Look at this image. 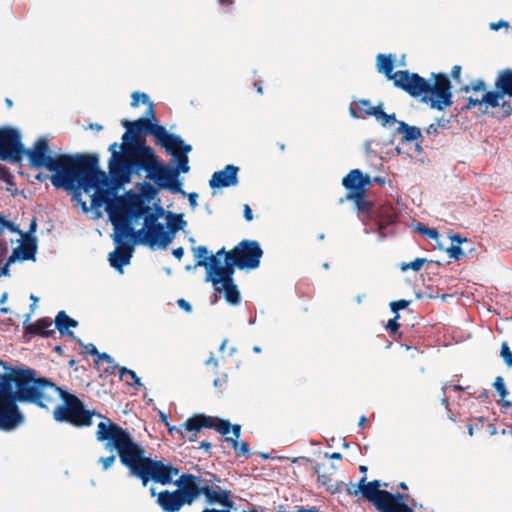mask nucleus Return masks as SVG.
Segmentation results:
<instances>
[{
	"label": "nucleus",
	"mask_w": 512,
	"mask_h": 512,
	"mask_svg": "<svg viewBox=\"0 0 512 512\" xmlns=\"http://www.w3.org/2000/svg\"><path fill=\"white\" fill-rule=\"evenodd\" d=\"M175 483L178 486L177 491L187 505H191L202 494L201 479L198 476L183 474Z\"/></svg>",
	"instance_id": "4468645a"
},
{
	"label": "nucleus",
	"mask_w": 512,
	"mask_h": 512,
	"mask_svg": "<svg viewBox=\"0 0 512 512\" xmlns=\"http://www.w3.org/2000/svg\"><path fill=\"white\" fill-rule=\"evenodd\" d=\"M392 81L409 95L421 97V101L433 109L443 110L452 105L451 84L446 75H434L431 83L418 74L398 71L394 73Z\"/></svg>",
	"instance_id": "0eeeda50"
},
{
	"label": "nucleus",
	"mask_w": 512,
	"mask_h": 512,
	"mask_svg": "<svg viewBox=\"0 0 512 512\" xmlns=\"http://www.w3.org/2000/svg\"><path fill=\"white\" fill-rule=\"evenodd\" d=\"M238 171V167L227 165L224 169L213 173L209 185L211 188L236 186L238 184Z\"/></svg>",
	"instance_id": "2eb2a0df"
},
{
	"label": "nucleus",
	"mask_w": 512,
	"mask_h": 512,
	"mask_svg": "<svg viewBox=\"0 0 512 512\" xmlns=\"http://www.w3.org/2000/svg\"><path fill=\"white\" fill-rule=\"evenodd\" d=\"M97 356H98V360L106 361L109 364L114 363L112 357L110 355H108L107 353H98Z\"/></svg>",
	"instance_id": "37998d69"
},
{
	"label": "nucleus",
	"mask_w": 512,
	"mask_h": 512,
	"mask_svg": "<svg viewBox=\"0 0 512 512\" xmlns=\"http://www.w3.org/2000/svg\"><path fill=\"white\" fill-rule=\"evenodd\" d=\"M77 187L91 198V207L105 205L106 212L114 227L118 239L133 238L132 221L139 220L150 208L145 205L141 195L128 191L117 196V187L113 186L107 174L98 169V163L85 171Z\"/></svg>",
	"instance_id": "7ed1b4c3"
},
{
	"label": "nucleus",
	"mask_w": 512,
	"mask_h": 512,
	"mask_svg": "<svg viewBox=\"0 0 512 512\" xmlns=\"http://www.w3.org/2000/svg\"><path fill=\"white\" fill-rule=\"evenodd\" d=\"M253 351H254L255 353H260V352H261V348H260L259 346H254V347H253Z\"/></svg>",
	"instance_id": "680f3d73"
},
{
	"label": "nucleus",
	"mask_w": 512,
	"mask_h": 512,
	"mask_svg": "<svg viewBox=\"0 0 512 512\" xmlns=\"http://www.w3.org/2000/svg\"><path fill=\"white\" fill-rule=\"evenodd\" d=\"M112 238L116 248L109 254V263L114 269L123 273V267L128 265L132 258L133 248L129 243L133 238H123L120 240L117 234H113Z\"/></svg>",
	"instance_id": "ddd939ff"
},
{
	"label": "nucleus",
	"mask_w": 512,
	"mask_h": 512,
	"mask_svg": "<svg viewBox=\"0 0 512 512\" xmlns=\"http://www.w3.org/2000/svg\"><path fill=\"white\" fill-rule=\"evenodd\" d=\"M353 118H364L366 116H374L376 120L384 127L392 126L396 122L395 114H386L381 106H372L367 100H361L351 106L349 109Z\"/></svg>",
	"instance_id": "f8f14e48"
},
{
	"label": "nucleus",
	"mask_w": 512,
	"mask_h": 512,
	"mask_svg": "<svg viewBox=\"0 0 512 512\" xmlns=\"http://www.w3.org/2000/svg\"><path fill=\"white\" fill-rule=\"evenodd\" d=\"M36 179H37V180H39V181H42V180H44V179H45V176H43L42 174H38V175L36 176Z\"/></svg>",
	"instance_id": "0e129e2a"
},
{
	"label": "nucleus",
	"mask_w": 512,
	"mask_h": 512,
	"mask_svg": "<svg viewBox=\"0 0 512 512\" xmlns=\"http://www.w3.org/2000/svg\"><path fill=\"white\" fill-rule=\"evenodd\" d=\"M177 304L178 306L183 309L184 311L186 312H191L192 311V306L184 299H179L177 301Z\"/></svg>",
	"instance_id": "e433bc0d"
},
{
	"label": "nucleus",
	"mask_w": 512,
	"mask_h": 512,
	"mask_svg": "<svg viewBox=\"0 0 512 512\" xmlns=\"http://www.w3.org/2000/svg\"><path fill=\"white\" fill-rule=\"evenodd\" d=\"M150 492H151L152 496H155V495H156V492H155V489H154V488H151V489H150Z\"/></svg>",
	"instance_id": "774afa93"
},
{
	"label": "nucleus",
	"mask_w": 512,
	"mask_h": 512,
	"mask_svg": "<svg viewBox=\"0 0 512 512\" xmlns=\"http://www.w3.org/2000/svg\"><path fill=\"white\" fill-rule=\"evenodd\" d=\"M115 455H111L108 457H101L99 462L102 464L103 470H108L115 462Z\"/></svg>",
	"instance_id": "72a5a7b5"
},
{
	"label": "nucleus",
	"mask_w": 512,
	"mask_h": 512,
	"mask_svg": "<svg viewBox=\"0 0 512 512\" xmlns=\"http://www.w3.org/2000/svg\"><path fill=\"white\" fill-rule=\"evenodd\" d=\"M213 384L215 387H220L222 385V381L221 379L217 378L214 380Z\"/></svg>",
	"instance_id": "6e6d98bb"
},
{
	"label": "nucleus",
	"mask_w": 512,
	"mask_h": 512,
	"mask_svg": "<svg viewBox=\"0 0 512 512\" xmlns=\"http://www.w3.org/2000/svg\"><path fill=\"white\" fill-rule=\"evenodd\" d=\"M421 231L428 235L430 238H437L438 236V232L435 229H425Z\"/></svg>",
	"instance_id": "de8ad7c7"
},
{
	"label": "nucleus",
	"mask_w": 512,
	"mask_h": 512,
	"mask_svg": "<svg viewBox=\"0 0 512 512\" xmlns=\"http://www.w3.org/2000/svg\"><path fill=\"white\" fill-rule=\"evenodd\" d=\"M460 74H461V66L455 65L452 68L451 76L453 77L454 80L459 81L460 80Z\"/></svg>",
	"instance_id": "4c0bfd02"
},
{
	"label": "nucleus",
	"mask_w": 512,
	"mask_h": 512,
	"mask_svg": "<svg viewBox=\"0 0 512 512\" xmlns=\"http://www.w3.org/2000/svg\"><path fill=\"white\" fill-rule=\"evenodd\" d=\"M362 299H363V296H360V295H359V296H357V299H356V300H357V303H359V304H360V303L362 302Z\"/></svg>",
	"instance_id": "69168bd1"
},
{
	"label": "nucleus",
	"mask_w": 512,
	"mask_h": 512,
	"mask_svg": "<svg viewBox=\"0 0 512 512\" xmlns=\"http://www.w3.org/2000/svg\"><path fill=\"white\" fill-rule=\"evenodd\" d=\"M52 325L50 320L43 319L35 324V328L43 336H49L53 332Z\"/></svg>",
	"instance_id": "c85d7f7f"
},
{
	"label": "nucleus",
	"mask_w": 512,
	"mask_h": 512,
	"mask_svg": "<svg viewBox=\"0 0 512 512\" xmlns=\"http://www.w3.org/2000/svg\"><path fill=\"white\" fill-rule=\"evenodd\" d=\"M495 86L497 91L493 92L502 94L500 106L503 107L505 112L509 113L512 110V107L510 104L506 103L505 96L508 95L512 97V70H505L501 72L497 77Z\"/></svg>",
	"instance_id": "a211bd4d"
},
{
	"label": "nucleus",
	"mask_w": 512,
	"mask_h": 512,
	"mask_svg": "<svg viewBox=\"0 0 512 512\" xmlns=\"http://www.w3.org/2000/svg\"><path fill=\"white\" fill-rule=\"evenodd\" d=\"M86 350L88 353L93 355H97L99 353L93 344H89L88 346H86Z\"/></svg>",
	"instance_id": "09e8293b"
},
{
	"label": "nucleus",
	"mask_w": 512,
	"mask_h": 512,
	"mask_svg": "<svg viewBox=\"0 0 512 512\" xmlns=\"http://www.w3.org/2000/svg\"><path fill=\"white\" fill-rule=\"evenodd\" d=\"M451 241H452V244L447 249V253L450 258L459 260L461 257L464 256V252L462 251L460 245L463 242H466L467 240L462 239L459 235H453V236H451Z\"/></svg>",
	"instance_id": "a878e982"
},
{
	"label": "nucleus",
	"mask_w": 512,
	"mask_h": 512,
	"mask_svg": "<svg viewBox=\"0 0 512 512\" xmlns=\"http://www.w3.org/2000/svg\"><path fill=\"white\" fill-rule=\"evenodd\" d=\"M196 266L206 270V281L213 288L224 293L225 299L232 305L240 303V293L233 281L235 267L239 269H256L259 267L263 251L256 241L243 240L230 252L224 248L210 255L205 246L193 248Z\"/></svg>",
	"instance_id": "20e7f679"
},
{
	"label": "nucleus",
	"mask_w": 512,
	"mask_h": 512,
	"mask_svg": "<svg viewBox=\"0 0 512 512\" xmlns=\"http://www.w3.org/2000/svg\"><path fill=\"white\" fill-rule=\"evenodd\" d=\"M202 512H231L230 509L224 508L222 510L214 509V508H205Z\"/></svg>",
	"instance_id": "3c124183"
},
{
	"label": "nucleus",
	"mask_w": 512,
	"mask_h": 512,
	"mask_svg": "<svg viewBox=\"0 0 512 512\" xmlns=\"http://www.w3.org/2000/svg\"><path fill=\"white\" fill-rule=\"evenodd\" d=\"M329 457L332 459L340 460L342 458V455L340 453L335 452V453L331 454Z\"/></svg>",
	"instance_id": "603ef678"
},
{
	"label": "nucleus",
	"mask_w": 512,
	"mask_h": 512,
	"mask_svg": "<svg viewBox=\"0 0 512 512\" xmlns=\"http://www.w3.org/2000/svg\"><path fill=\"white\" fill-rule=\"evenodd\" d=\"M470 89H472V90H473V91H475V92H477V91H483V90H485V84H484V82H483V81L478 80V81H476L475 83H473V84L471 85V87L466 86V87L464 88V90H465L466 92H468Z\"/></svg>",
	"instance_id": "f704fd0d"
},
{
	"label": "nucleus",
	"mask_w": 512,
	"mask_h": 512,
	"mask_svg": "<svg viewBox=\"0 0 512 512\" xmlns=\"http://www.w3.org/2000/svg\"><path fill=\"white\" fill-rule=\"evenodd\" d=\"M347 198L348 199H353L355 201V204H356L357 209L359 211H363L365 209L366 202H365L364 197H363V192H360V193H349L347 195Z\"/></svg>",
	"instance_id": "2f4dec72"
},
{
	"label": "nucleus",
	"mask_w": 512,
	"mask_h": 512,
	"mask_svg": "<svg viewBox=\"0 0 512 512\" xmlns=\"http://www.w3.org/2000/svg\"><path fill=\"white\" fill-rule=\"evenodd\" d=\"M35 228H36V223H35V221H33L32 224H31V229L35 230Z\"/></svg>",
	"instance_id": "338daca9"
},
{
	"label": "nucleus",
	"mask_w": 512,
	"mask_h": 512,
	"mask_svg": "<svg viewBox=\"0 0 512 512\" xmlns=\"http://www.w3.org/2000/svg\"><path fill=\"white\" fill-rule=\"evenodd\" d=\"M501 357L508 367H512V352L507 343H503L501 346Z\"/></svg>",
	"instance_id": "473e14b6"
},
{
	"label": "nucleus",
	"mask_w": 512,
	"mask_h": 512,
	"mask_svg": "<svg viewBox=\"0 0 512 512\" xmlns=\"http://www.w3.org/2000/svg\"><path fill=\"white\" fill-rule=\"evenodd\" d=\"M365 423H366V417H365V416H362V417L360 418V420H359L358 425H359V427H363V426L365 425Z\"/></svg>",
	"instance_id": "864d4df0"
},
{
	"label": "nucleus",
	"mask_w": 512,
	"mask_h": 512,
	"mask_svg": "<svg viewBox=\"0 0 512 512\" xmlns=\"http://www.w3.org/2000/svg\"><path fill=\"white\" fill-rule=\"evenodd\" d=\"M205 364L207 366L212 365L214 368L218 367V361L214 358L213 355H211L206 361Z\"/></svg>",
	"instance_id": "49530a36"
},
{
	"label": "nucleus",
	"mask_w": 512,
	"mask_h": 512,
	"mask_svg": "<svg viewBox=\"0 0 512 512\" xmlns=\"http://www.w3.org/2000/svg\"><path fill=\"white\" fill-rule=\"evenodd\" d=\"M493 386L497 390V392L500 395L501 399L504 400V398L508 394V391H507L505 383H504V379L501 376L496 377Z\"/></svg>",
	"instance_id": "7c9ffc66"
},
{
	"label": "nucleus",
	"mask_w": 512,
	"mask_h": 512,
	"mask_svg": "<svg viewBox=\"0 0 512 512\" xmlns=\"http://www.w3.org/2000/svg\"><path fill=\"white\" fill-rule=\"evenodd\" d=\"M10 177L9 171L6 167L0 165V179L7 181Z\"/></svg>",
	"instance_id": "58836bf2"
},
{
	"label": "nucleus",
	"mask_w": 512,
	"mask_h": 512,
	"mask_svg": "<svg viewBox=\"0 0 512 512\" xmlns=\"http://www.w3.org/2000/svg\"><path fill=\"white\" fill-rule=\"evenodd\" d=\"M202 494L209 504H219L228 509L234 505L230 498V491L222 489L220 486H202Z\"/></svg>",
	"instance_id": "dca6fc26"
},
{
	"label": "nucleus",
	"mask_w": 512,
	"mask_h": 512,
	"mask_svg": "<svg viewBox=\"0 0 512 512\" xmlns=\"http://www.w3.org/2000/svg\"><path fill=\"white\" fill-rule=\"evenodd\" d=\"M7 251V246L0 243V262L2 261V258L6 255Z\"/></svg>",
	"instance_id": "8fccbe9b"
},
{
	"label": "nucleus",
	"mask_w": 512,
	"mask_h": 512,
	"mask_svg": "<svg viewBox=\"0 0 512 512\" xmlns=\"http://www.w3.org/2000/svg\"><path fill=\"white\" fill-rule=\"evenodd\" d=\"M132 102L131 106L137 107L140 103L147 105V117H143L142 119H148L151 122V118H154V105L149 100V97L145 93L134 92L132 93Z\"/></svg>",
	"instance_id": "393cba45"
},
{
	"label": "nucleus",
	"mask_w": 512,
	"mask_h": 512,
	"mask_svg": "<svg viewBox=\"0 0 512 512\" xmlns=\"http://www.w3.org/2000/svg\"><path fill=\"white\" fill-rule=\"evenodd\" d=\"M214 428L219 433L225 436V440L230 443L232 448L235 450V454L238 457L244 456L247 457L249 455V446L247 442H239L238 439L241 433V426L239 424L231 425L229 421L223 420L217 417H210L205 415H198L192 418H189L184 424L179 427L173 426L169 428V432L173 434L174 432L180 434L184 437L185 432H194L192 436L189 437L190 441H194L196 437V433L201 430V428Z\"/></svg>",
	"instance_id": "6e6552de"
},
{
	"label": "nucleus",
	"mask_w": 512,
	"mask_h": 512,
	"mask_svg": "<svg viewBox=\"0 0 512 512\" xmlns=\"http://www.w3.org/2000/svg\"><path fill=\"white\" fill-rule=\"evenodd\" d=\"M244 217L249 222L253 219L252 210L248 204L244 205Z\"/></svg>",
	"instance_id": "ea45409f"
},
{
	"label": "nucleus",
	"mask_w": 512,
	"mask_h": 512,
	"mask_svg": "<svg viewBox=\"0 0 512 512\" xmlns=\"http://www.w3.org/2000/svg\"><path fill=\"white\" fill-rule=\"evenodd\" d=\"M368 175H364L359 169L351 170L342 180L343 186L350 190V193L363 192L364 187L370 185Z\"/></svg>",
	"instance_id": "6ab92c4d"
},
{
	"label": "nucleus",
	"mask_w": 512,
	"mask_h": 512,
	"mask_svg": "<svg viewBox=\"0 0 512 512\" xmlns=\"http://www.w3.org/2000/svg\"><path fill=\"white\" fill-rule=\"evenodd\" d=\"M408 305H409L408 301L400 300V301H397V302H392L391 303V308H392L393 311H397L399 309L406 308Z\"/></svg>",
	"instance_id": "c9c22d12"
},
{
	"label": "nucleus",
	"mask_w": 512,
	"mask_h": 512,
	"mask_svg": "<svg viewBox=\"0 0 512 512\" xmlns=\"http://www.w3.org/2000/svg\"><path fill=\"white\" fill-rule=\"evenodd\" d=\"M36 253V246L33 243H25L15 248L7 260V264L14 263L17 260H30L34 259Z\"/></svg>",
	"instance_id": "412c9836"
},
{
	"label": "nucleus",
	"mask_w": 512,
	"mask_h": 512,
	"mask_svg": "<svg viewBox=\"0 0 512 512\" xmlns=\"http://www.w3.org/2000/svg\"><path fill=\"white\" fill-rule=\"evenodd\" d=\"M120 378L124 380L128 385L141 387L142 383L140 378L136 375V373L132 370H129L125 367L119 368Z\"/></svg>",
	"instance_id": "cd10ccee"
},
{
	"label": "nucleus",
	"mask_w": 512,
	"mask_h": 512,
	"mask_svg": "<svg viewBox=\"0 0 512 512\" xmlns=\"http://www.w3.org/2000/svg\"><path fill=\"white\" fill-rule=\"evenodd\" d=\"M172 254L174 255V257H176L178 260H181V258L183 257L184 255V250L182 247H178L176 249H174L172 251Z\"/></svg>",
	"instance_id": "a18cd8bd"
},
{
	"label": "nucleus",
	"mask_w": 512,
	"mask_h": 512,
	"mask_svg": "<svg viewBox=\"0 0 512 512\" xmlns=\"http://www.w3.org/2000/svg\"><path fill=\"white\" fill-rule=\"evenodd\" d=\"M436 132L437 131V127H435L434 125H430L429 128H428V133H431V132Z\"/></svg>",
	"instance_id": "4d7b16f0"
},
{
	"label": "nucleus",
	"mask_w": 512,
	"mask_h": 512,
	"mask_svg": "<svg viewBox=\"0 0 512 512\" xmlns=\"http://www.w3.org/2000/svg\"><path fill=\"white\" fill-rule=\"evenodd\" d=\"M233 2V0H220V3L222 5H227V4H231Z\"/></svg>",
	"instance_id": "13d9d810"
},
{
	"label": "nucleus",
	"mask_w": 512,
	"mask_h": 512,
	"mask_svg": "<svg viewBox=\"0 0 512 512\" xmlns=\"http://www.w3.org/2000/svg\"><path fill=\"white\" fill-rule=\"evenodd\" d=\"M396 58L393 54H378L377 56V70L379 73L384 74L389 80H392L394 75L393 69Z\"/></svg>",
	"instance_id": "4be33fe9"
},
{
	"label": "nucleus",
	"mask_w": 512,
	"mask_h": 512,
	"mask_svg": "<svg viewBox=\"0 0 512 512\" xmlns=\"http://www.w3.org/2000/svg\"><path fill=\"white\" fill-rule=\"evenodd\" d=\"M426 262H427V259H425V258H416L415 260H413L411 262L402 263L401 270L404 272L409 269H412L414 271H419L422 268V266L424 265V263H426Z\"/></svg>",
	"instance_id": "c756f323"
},
{
	"label": "nucleus",
	"mask_w": 512,
	"mask_h": 512,
	"mask_svg": "<svg viewBox=\"0 0 512 512\" xmlns=\"http://www.w3.org/2000/svg\"><path fill=\"white\" fill-rule=\"evenodd\" d=\"M398 323L396 319H390L387 324V328L390 329L392 332H395L398 329Z\"/></svg>",
	"instance_id": "c03bdc74"
},
{
	"label": "nucleus",
	"mask_w": 512,
	"mask_h": 512,
	"mask_svg": "<svg viewBox=\"0 0 512 512\" xmlns=\"http://www.w3.org/2000/svg\"><path fill=\"white\" fill-rule=\"evenodd\" d=\"M96 438L100 442L107 441V450H117L121 463L129 469L131 476L141 479L143 486L150 480L162 485L170 484L179 473L171 465L146 457L143 448L133 441L131 435L107 418L98 424Z\"/></svg>",
	"instance_id": "39448f33"
},
{
	"label": "nucleus",
	"mask_w": 512,
	"mask_h": 512,
	"mask_svg": "<svg viewBox=\"0 0 512 512\" xmlns=\"http://www.w3.org/2000/svg\"><path fill=\"white\" fill-rule=\"evenodd\" d=\"M197 198H198L197 193L188 194V200L193 209L196 208V206H197Z\"/></svg>",
	"instance_id": "a19ab883"
},
{
	"label": "nucleus",
	"mask_w": 512,
	"mask_h": 512,
	"mask_svg": "<svg viewBox=\"0 0 512 512\" xmlns=\"http://www.w3.org/2000/svg\"><path fill=\"white\" fill-rule=\"evenodd\" d=\"M166 220L169 229L167 232L172 233L173 236L175 232L183 229L184 226L186 225V222L183 220L182 215L179 214H173L169 212L166 216Z\"/></svg>",
	"instance_id": "bb28decb"
},
{
	"label": "nucleus",
	"mask_w": 512,
	"mask_h": 512,
	"mask_svg": "<svg viewBox=\"0 0 512 512\" xmlns=\"http://www.w3.org/2000/svg\"><path fill=\"white\" fill-rule=\"evenodd\" d=\"M23 153L20 132L10 127L0 128V160L18 162Z\"/></svg>",
	"instance_id": "9b49d317"
},
{
	"label": "nucleus",
	"mask_w": 512,
	"mask_h": 512,
	"mask_svg": "<svg viewBox=\"0 0 512 512\" xmlns=\"http://www.w3.org/2000/svg\"><path fill=\"white\" fill-rule=\"evenodd\" d=\"M226 344H227V340H224L220 346V351H223L225 349Z\"/></svg>",
	"instance_id": "052dcab7"
},
{
	"label": "nucleus",
	"mask_w": 512,
	"mask_h": 512,
	"mask_svg": "<svg viewBox=\"0 0 512 512\" xmlns=\"http://www.w3.org/2000/svg\"><path fill=\"white\" fill-rule=\"evenodd\" d=\"M59 398L63 403L56 406L53 412L57 422H67L77 427L91 425V418L96 414L86 410L77 396L46 379L37 378L32 369H9L0 378V430L13 431L24 423L25 417L18 402L48 408Z\"/></svg>",
	"instance_id": "f03ea898"
},
{
	"label": "nucleus",
	"mask_w": 512,
	"mask_h": 512,
	"mask_svg": "<svg viewBox=\"0 0 512 512\" xmlns=\"http://www.w3.org/2000/svg\"><path fill=\"white\" fill-rule=\"evenodd\" d=\"M164 215V209L158 207L155 212H146L144 226L138 231H133V240L137 243L149 246L151 249H165L172 241V233L167 232L163 224L158 220Z\"/></svg>",
	"instance_id": "9d476101"
},
{
	"label": "nucleus",
	"mask_w": 512,
	"mask_h": 512,
	"mask_svg": "<svg viewBox=\"0 0 512 512\" xmlns=\"http://www.w3.org/2000/svg\"><path fill=\"white\" fill-rule=\"evenodd\" d=\"M415 149L418 153H421L422 152V146L420 144H416L415 145Z\"/></svg>",
	"instance_id": "bf43d9fd"
},
{
	"label": "nucleus",
	"mask_w": 512,
	"mask_h": 512,
	"mask_svg": "<svg viewBox=\"0 0 512 512\" xmlns=\"http://www.w3.org/2000/svg\"><path fill=\"white\" fill-rule=\"evenodd\" d=\"M381 486L387 487L379 480L366 482L365 478L359 481L358 490L369 502H371L379 512H414L413 509L405 503L409 499L407 494H392L386 490L380 489Z\"/></svg>",
	"instance_id": "1a4fd4ad"
},
{
	"label": "nucleus",
	"mask_w": 512,
	"mask_h": 512,
	"mask_svg": "<svg viewBox=\"0 0 512 512\" xmlns=\"http://www.w3.org/2000/svg\"><path fill=\"white\" fill-rule=\"evenodd\" d=\"M502 100V94L494 93L493 91L486 92L481 98L469 97L467 108H472L477 105H485L486 107H499Z\"/></svg>",
	"instance_id": "aec40b11"
},
{
	"label": "nucleus",
	"mask_w": 512,
	"mask_h": 512,
	"mask_svg": "<svg viewBox=\"0 0 512 512\" xmlns=\"http://www.w3.org/2000/svg\"><path fill=\"white\" fill-rule=\"evenodd\" d=\"M26 154L32 167L45 168L52 172V185L65 190L76 189L82 181L83 173L97 164L94 156L52 155L48 139L44 137L39 138Z\"/></svg>",
	"instance_id": "423d86ee"
},
{
	"label": "nucleus",
	"mask_w": 512,
	"mask_h": 512,
	"mask_svg": "<svg viewBox=\"0 0 512 512\" xmlns=\"http://www.w3.org/2000/svg\"><path fill=\"white\" fill-rule=\"evenodd\" d=\"M157 503L164 512H178L184 505H187L177 490L160 492L157 495Z\"/></svg>",
	"instance_id": "f3484780"
},
{
	"label": "nucleus",
	"mask_w": 512,
	"mask_h": 512,
	"mask_svg": "<svg viewBox=\"0 0 512 512\" xmlns=\"http://www.w3.org/2000/svg\"><path fill=\"white\" fill-rule=\"evenodd\" d=\"M394 124H398L396 131L402 135L405 142L414 141L422 137L421 130L416 126H410L403 121L397 120Z\"/></svg>",
	"instance_id": "5701e85b"
},
{
	"label": "nucleus",
	"mask_w": 512,
	"mask_h": 512,
	"mask_svg": "<svg viewBox=\"0 0 512 512\" xmlns=\"http://www.w3.org/2000/svg\"><path fill=\"white\" fill-rule=\"evenodd\" d=\"M122 124L127 129L122 136L123 143H113L109 147L112 181L118 185L127 183L134 169L141 167L160 188L186 195L178 175L189 172L187 154L192 147L180 136L169 134L163 126L148 119L123 120Z\"/></svg>",
	"instance_id": "f257e3e1"
},
{
	"label": "nucleus",
	"mask_w": 512,
	"mask_h": 512,
	"mask_svg": "<svg viewBox=\"0 0 512 512\" xmlns=\"http://www.w3.org/2000/svg\"><path fill=\"white\" fill-rule=\"evenodd\" d=\"M200 446L205 450H208L211 447V444L207 442H201Z\"/></svg>",
	"instance_id": "5fc2aeb1"
},
{
	"label": "nucleus",
	"mask_w": 512,
	"mask_h": 512,
	"mask_svg": "<svg viewBox=\"0 0 512 512\" xmlns=\"http://www.w3.org/2000/svg\"><path fill=\"white\" fill-rule=\"evenodd\" d=\"M502 27H508V23L506 21L500 20L497 23H491L490 28L492 30H499Z\"/></svg>",
	"instance_id": "79ce46f5"
},
{
	"label": "nucleus",
	"mask_w": 512,
	"mask_h": 512,
	"mask_svg": "<svg viewBox=\"0 0 512 512\" xmlns=\"http://www.w3.org/2000/svg\"><path fill=\"white\" fill-rule=\"evenodd\" d=\"M77 321L70 318L64 311H60L55 318V326L62 335L73 336V332L69 331V327H76Z\"/></svg>",
	"instance_id": "b1692460"
},
{
	"label": "nucleus",
	"mask_w": 512,
	"mask_h": 512,
	"mask_svg": "<svg viewBox=\"0 0 512 512\" xmlns=\"http://www.w3.org/2000/svg\"><path fill=\"white\" fill-rule=\"evenodd\" d=\"M8 228L11 230V231H16V228L14 227V224L12 223H8Z\"/></svg>",
	"instance_id": "e2e57ef3"
}]
</instances>
